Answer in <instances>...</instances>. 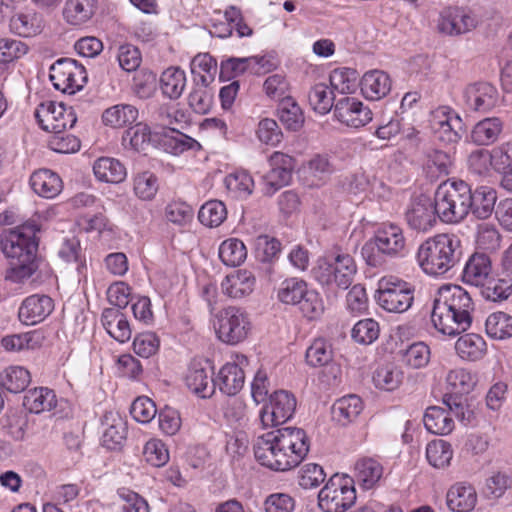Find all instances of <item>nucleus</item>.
<instances>
[{"mask_svg":"<svg viewBox=\"0 0 512 512\" xmlns=\"http://www.w3.org/2000/svg\"><path fill=\"white\" fill-rule=\"evenodd\" d=\"M309 450L307 433L297 427H284L264 433L254 444L257 462L276 472L296 468L306 458Z\"/></svg>","mask_w":512,"mask_h":512,"instance_id":"1","label":"nucleus"},{"mask_svg":"<svg viewBox=\"0 0 512 512\" xmlns=\"http://www.w3.org/2000/svg\"><path fill=\"white\" fill-rule=\"evenodd\" d=\"M474 302L464 288L455 284L442 285L434 299L431 321L437 331L456 336L470 328Z\"/></svg>","mask_w":512,"mask_h":512,"instance_id":"2","label":"nucleus"},{"mask_svg":"<svg viewBox=\"0 0 512 512\" xmlns=\"http://www.w3.org/2000/svg\"><path fill=\"white\" fill-rule=\"evenodd\" d=\"M461 241L455 234L439 233L420 244L416 260L429 276H442L459 261Z\"/></svg>","mask_w":512,"mask_h":512,"instance_id":"3","label":"nucleus"},{"mask_svg":"<svg viewBox=\"0 0 512 512\" xmlns=\"http://www.w3.org/2000/svg\"><path fill=\"white\" fill-rule=\"evenodd\" d=\"M277 299L282 304L297 306L302 315L311 321L319 319L325 311L320 293L299 277L284 279L277 288Z\"/></svg>","mask_w":512,"mask_h":512,"instance_id":"4","label":"nucleus"},{"mask_svg":"<svg viewBox=\"0 0 512 512\" xmlns=\"http://www.w3.org/2000/svg\"><path fill=\"white\" fill-rule=\"evenodd\" d=\"M211 323L216 338L227 345H237L248 339L253 324L249 313L242 307L229 305L213 314Z\"/></svg>","mask_w":512,"mask_h":512,"instance_id":"5","label":"nucleus"},{"mask_svg":"<svg viewBox=\"0 0 512 512\" xmlns=\"http://www.w3.org/2000/svg\"><path fill=\"white\" fill-rule=\"evenodd\" d=\"M468 184L462 180H446L436 189L434 208L444 223H458L467 216Z\"/></svg>","mask_w":512,"mask_h":512,"instance_id":"6","label":"nucleus"},{"mask_svg":"<svg viewBox=\"0 0 512 512\" xmlns=\"http://www.w3.org/2000/svg\"><path fill=\"white\" fill-rule=\"evenodd\" d=\"M374 298L386 312L401 314L412 307L415 286L397 275H385L377 282Z\"/></svg>","mask_w":512,"mask_h":512,"instance_id":"7","label":"nucleus"},{"mask_svg":"<svg viewBox=\"0 0 512 512\" xmlns=\"http://www.w3.org/2000/svg\"><path fill=\"white\" fill-rule=\"evenodd\" d=\"M355 481L346 474L332 475L318 493L323 512H346L356 501Z\"/></svg>","mask_w":512,"mask_h":512,"instance_id":"8","label":"nucleus"},{"mask_svg":"<svg viewBox=\"0 0 512 512\" xmlns=\"http://www.w3.org/2000/svg\"><path fill=\"white\" fill-rule=\"evenodd\" d=\"M357 271L355 261L349 254H338L335 257H326L319 260L313 273L315 279L321 284L347 289Z\"/></svg>","mask_w":512,"mask_h":512,"instance_id":"9","label":"nucleus"},{"mask_svg":"<svg viewBox=\"0 0 512 512\" xmlns=\"http://www.w3.org/2000/svg\"><path fill=\"white\" fill-rule=\"evenodd\" d=\"M39 228L34 223L18 226L5 236L1 250L9 260H30L37 258Z\"/></svg>","mask_w":512,"mask_h":512,"instance_id":"10","label":"nucleus"},{"mask_svg":"<svg viewBox=\"0 0 512 512\" xmlns=\"http://www.w3.org/2000/svg\"><path fill=\"white\" fill-rule=\"evenodd\" d=\"M35 118L39 126L50 133L64 132L77 120L72 107L53 100L42 102L35 110Z\"/></svg>","mask_w":512,"mask_h":512,"instance_id":"11","label":"nucleus"},{"mask_svg":"<svg viewBox=\"0 0 512 512\" xmlns=\"http://www.w3.org/2000/svg\"><path fill=\"white\" fill-rule=\"evenodd\" d=\"M249 359L245 354L234 352L213 378L214 389L228 396L237 395L245 383V371Z\"/></svg>","mask_w":512,"mask_h":512,"instance_id":"12","label":"nucleus"},{"mask_svg":"<svg viewBox=\"0 0 512 512\" xmlns=\"http://www.w3.org/2000/svg\"><path fill=\"white\" fill-rule=\"evenodd\" d=\"M372 242L378 254L388 259L403 258L409 253L403 228L394 223H383L374 233Z\"/></svg>","mask_w":512,"mask_h":512,"instance_id":"13","label":"nucleus"},{"mask_svg":"<svg viewBox=\"0 0 512 512\" xmlns=\"http://www.w3.org/2000/svg\"><path fill=\"white\" fill-rule=\"evenodd\" d=\"M296 409V398L293 394L280 390L274 392L268 405L260 411V421L264 428H272L290 420Z\"/></svg>","mask_w":512,"mask_h":512,"instance_id":"14","label":"nucleus"},{"mask_svg":"<svg viewBox=\"0 0 512 512\" xmlns=\"http://www.w3.org/2000/svg\"><path fill=\"white\" fill-rule=\"evenodd\" d=\"M429 124L434 136L444 144H455L461 139L456 129L461 124V118L448 106L432 110Z\"/></svg>","mask_w":512,"mask_h":512,"instance_id":"15","label":"nucleus"},{"mask_svg":"<svg viewBox=\"0 0 512 512\" xmlns=\"http://www.w3.org/2000/svg\"><path fill=\"white\" fill-rule=\"evenodd\" d=\"M336 119L351 128H360L372 120V111L358 98H339L335 103Z\"/></svg>","mask_w":512,"mask_h":512,"instance_id":"16","label":"nucleus"},{"mask_svg":"<svg viewBox=\"0 0 512 512\" xmlns=\"http://www.w3.org/2000/svg\"><path fill=\"white\" fill-rule=\"evenodd\" d=\"M438 213L430 198L420 196L415 198L406 212V220L411 229L427 232L437 223Z\"/></svg>","mask_w":512,"mask_h":512,"instance_id":"17","label":"nucleus"},{"mask_svg":"<svg viewBox=\"0 0 512 512\" xmlns=\"http://www.w3.org/2000/svg\"><path fill=\"white\" fill-rule=\"evenodd\" d=\"M54 310V301L51 297L33 294L26 297L18 311L19 320L25 325H36L48 317Z\"/></svg>","mask_w":512,"mask_h":512,"instance_id":"18","label":"nucleus"},{"mask_svg":"<svg viewBox=\"0 0 512 512\" xmlns=\"http://www.w3.org/2000/svg\"><path fill=\"white\" fill-rule=\"evenodd\" d=\"M256 277L247 269H239L228 274L221 282V290L231 299L239 300L251 295L256 286Z\"/></svg>","mask_w":512,"mask_h":512,"instance_id":"19","label":"nucleus"},{"mask_svg":"<svg viewBox=\"0 0 512 512\" xmlns=\"http://www.w3.org/2000/svg\"><path fill=\"white\" fill-rule=\"evenodd\" d=\"M270 170L265 181L274 190L288 185L295 167V159L283 152L276 151L269 157Z\"/></svg>","mask_w":512,"mask_h":512,"instance_id":"20","label":"nucleus"},{"mask_svg":"<svg viewBox=\"0 0 512 512\" xmlns=\"http://www.w3.org/2000/svg\"><path fill=\"white\" fill-rule=\"evenodd\" d=\"M185 384L198 397L209 398L214 394L213 378L200 361L193 360L189 364L185 375Z\"/></svg>","mask_w":512,"mask_h":512,"instance_id":"21","label":"nucleus"},{"mask_svg":"<svg viewBox=\"0 0 512 512\" xmlns=\"http://www.w3.org/2000/svg\"><path fill=\"white\" fill-rule=\"evenodd\" d=\"M469 200L467 203V214L471 211L479 219H487L496 209L497 192L489 186H480L473 192L468 185Z\"/></svg>","mask_w":512,"mask_h":512,"instance_id":"22","label":"nucleus"},{"mask_svg":"<svg viewBox=\"0 0 512 512\" xmlns=\"http://www.w3.org/2000/svg\"><path fill=\"white\" fill-rule=\"evenodd\" d=\"M384 474L383 465L375 458L362 457L354 465V481L362 489L369 490L376 487Z\"/></svg>","mask_w":512,"mask_h":512,"instance_id":"23","label":"nucleus"},{"mask_svg":"<svg viewBox=\"0 0 512 512\" xmlns=\"http://www.w3.org/2000/svg\"><path fill=\"white\" fill-rule=\"evenodd\" d=\"M492 276V261L484 253H474L465 264L463 280L471 285L481 287Z\"/></svg>","mask_w":512,"mask_h":512,"instance_id":"24","label":"nucleus"},{"mask_svg":"<svg viewBox=\"0 0 512 512\" xmlns=\"http://www.w3.org/2000/svg\"><path fill=\"white\" fill-rule=\"evenodd\" d=\"M29 183L38 196L47 199L55 198L63 189L62 179L50 169H39L33 172Z\"/></svg>","mask_w":512,"mask_h":512,"instance_id":"25","label":"nucleus"},{"mask_svg":"<svg viewBox=\"0 0 512 512\" xmlns=\"http://www.w3.org/2000/svg\"><path fill=\"white\" fill-rule=\"evenodd\" d=\"M457 356L463 361L476 362L485 357L488 348L485 339L477 333H466L455 342Z\"/></svg>","mask_w":512,"mask_h":512,"instance_id":"26","label":"nucleus"},{"mask_svg":"<svg viewBox=\"0 0 512 512\" xmlns=\"http://www.w3.org/2000/svg\"><path fill=\"white\" fill-rule=\"evenodd\" d=\"M101 322L107 333L120 343L130 340L132 331L126 316L118 309H105L101 316Z\"/></svg>","mask_w":512,"mask_h":512,"instance_id":"27","label":"nucleus"},{"mask_svg":"<svg viewBox=\"0 0 512 512\" xmlns=\"http://www.w3.org/2000/svg\"><path fill=\"white\" fill-rule=\"evenodd\" d=\"M447 505L454 512H469L477 502V493L473 486L466 483H456L447 492Z\"/></svg>","mask_w":512,"mask_h":512,"instance_id":"28","label":"nucleus"},{"mask_svg":"<svg viewBox=\"0 0 512 512\" xmlns=\"http://www.w3.org/2000/svg\"><path fill=\"white\" fill-rule=\"evenodd\" d=\"M163 219L168 225L183 231L193 222L194 209L186 201L174 199L164 207Z\"/></svg>","mask_w":512,"mask_h":512,"instance_id":"29","label":"nucleus"},{"mask_svg":"<svg viewBox=\"0 0 512 512\" xmlns=\"http://www.w3.org/2000/svg\"><path fill=\"white\" fill-rule=\"evenodd\" d=\"M98 0H67L63 8L64 20L72 26H81L94 16Z\"/></svg>","mask_w":512,"mask_h":512,"instance_id":"30","label":"nucleus"},{"mask_svg":"<svg viewBox=\"0 0 512 512\" xmlns=\"http://www.w3.org/2000/svg\"><path fill=\"white\" fill-rule=\"evenodd\" d=\"M95 177L102 182L118 184L127 177L126 167L118 160L112 157H100L93 165Z\"/></svg>","mask_w":512,"mask_h":512,"instance_id":"31","label":"nucleus"},{"mask_svg":"<svg viewBox=\"0 0 512 512\" xmlns=\"http://www.w3.org/2000/svg\"><path fill=\"white\" fill-rule=\"evenodd\" d=\"M476 24V19L469 13L463 9H454L442 16L439 29L449 35H459L472 30Z\"/></svg>","mask_w":512,"mask_h":512,"instance_id":"32","label":"nucleus"},{"mask_svg":"<svg viewBox=\"0 0 512 512\" xmlns=\"http://www.w3.org/2000/svg\"><path fill=\"white\" fill-rule=\"evenodd\" d=\"M423 422L427 431L435 435H448L455 427L450 412L438 406H431L426 409Z\"/></svg>","mask_w":512,"mask_h":512,"instance_id":"33","label":"nucleus"},{"mask_svg":"<svg viewBox=\"0 0 512 512\" xmlns=\"http://www.w3.org/2000/svg\"><path fill=\"white\" fill-rule=\"evenodd\" d=\"M44 335L39 330H32L20 334L6 335L1 339V346L8 352H20L40 348L44 342Z\"/></svg>","mask_w":512,"mask_h":512,"instance_id":"34","label":"nucleus"},{"mask_svg":"<svg viewBox=\"0 0 512 512\" xmlns=\"http://www.w3.org/2000/svg\"><path fill=\"white\" fill-rule=\"evenodd\" d=\"M23 405L29 412L39 414L54 409L57 405V397L52 389L37 387L25 394Z\"/></svg>","mask_w":512,"mask_h":512,"instance_id":"35","label":"nucleus"},{"mask_svg":"<svg viewBox=\"0 0 512 512\" xmlns=\"http://www.w3.org/2000/svg\"><path fill=\"white\" fill-rule=\"evenodd\" d=\"M452 164L451 156L447 152L433 149L425 154L423 171L430 180H437L450 173Z\"/></svg>","mask_w":512,"mask_h":512,"instance_id":"36","label":"nucleus"},{"mask_svg":"<svg viewBox=\"0 0 512 512\" xmlns=\"http://www.w3.org/2000/svg\"><path fill=\"white\" fill-rule=\"evenodd\" d=\"M190 66L197 86L208 87L215 81L217 61L209 53H199L194 56Z\"/></svg>","mask_w":512,"mask_h":512,"instance_id":"37","label":"nucleus"},{"mask_svg":"<svg viewBox=\"0 0 512 512\" xmlns=\"http://www.w3.org/2000/svg\"><path fill=\"white\" fill-rule=\"evenodd\" d=\"M363 402L357 395H347L338 399L332 406V416L341 425L353 422L362 412Z\"/></svg>","mask_w":512,"mask_h":512,"instance_id":"38","label":"nucleus"},{"mask_svg":"<svg viewBox=\"0 0 512 512\" xmlns=\"http://www.w3.org/2000/svg\"><path fill=\"white\" fill-rule=\"evenodd\" d=\"M162 145L168 153L179 155L188 150H200V143L176 128L166 130L161 138Z\"/></svg>","mask_w":512,"mask_h":512,"instance_id":"39","label":"nucleus"},{"mask_svg":"<svg viewBox=\"0 0 512 512\" xmlns=\"http://www.w3.org/2000/svg\"><path fill=\"white\" fill-rule=\"evenodd\" d=\"M358 77L355 69L347 67L334 69L329 76L330 93L354 94L360 83Z\"/></svg>","mask_w":512,"mask_h":512,"instance_id":"40","label":"nucleus"},{"mask_svg":"<svg viewBox=\"0 0 512 512\" xmlns=\"http://www.w3.org/2000/svg\"><path fill=\"white\" fill-rule=\"evenodd\" d=\"M359 86L362 94L371 92L378 96H387L392 87V80L383 70L373 69L364 73Z\"/></svg>","mask_w":512,"mask_h":512,"instance_id":"41","label":"nucleus"},{"mask_svg":"<svg viewBox=\"0 0 512 512\" xmlns=\"http://www.w3.org/2000/svg\"><path fill=\"white\" fill-rule=\"evenodd\" d=\"M404 373L394 364H386L376 368L372 381L376 388L384 391H394L403 383Z\"/></svg>","mask_w":512,"mask_h":512,"instance_id":"42","label":"nucleus"},{"mask_svg":"<svg viewBox=\"0 0 512 512\" xmlns=\"http://www.w3.org/2000/svg\"><path fill=\"white\" fill-rule=\"evenodd\" d=\"M478 382L477 375L462 367L451 369L446 376V384L453 394L470 393Z\"/></svg>","mask_w":512,"mask_h":512,"instance_id":"43","label":"nucleus"},{"mask_svg":"<svg viewBox=\"0 0 512 512\" xmlns=\"http://www.w3.org/2000/svg\"><path fill=\"white\" fill-rule=\"evenodd\" d=\"M485 331L494 340H507L512 337V316L503 311L493 312L486 318Z\"/></svg>","mask_w":512,"mask_h":512,"instance_id":"44","label":"nucleus"},{"mask_svg":"<svg viewBox=\"0 0 512 512\" xmlns=\"http://www.w3.org/2000/svg\"><path fill=\"white\" fill-rule=\"evenodd\" d=\"M30 382V372L22 366H9L0 373V385L11 393L24 391Z\"/></svg>","mask_w":512,"mask_h":512,"instance_id":"45","label":"nucleus"},{"mask_svg":"<svg viewBox=\"0 0 512 512\" xmlns=\"http://www.w3.org/2000/svg\"><path fill=\"white\" fill-rule=\"evenodd\" d=\"M138 110L129 104H118L106 109L102 114V121L106 126L121 128L135 122Z\"/></svg>","mask_w":512,"mask_h":512,"instance_id":"46","label":"nucleus"},{"mask_svg":"<svg viewBox=\"0 0 512 512\" xmlns=\"http://www.w3.org/2000/svg\"><path fill=\"white\" fill-rule=\"evenodd\" d=\"M218 254L224 265L237 267L246 260L247 248L242 240L232 237L220 244Z\"/></svg>","mask_w":512,"mask_h":512,"instance_id":"47","label":"nucleus"},{"mask_svg":"<svg viewBox=\"0 0 512 512\" xmlns=\"http://www.w3.org/2000/svg\"><path fill=\"white\" fill-rule=\"evenodd\" d=\"M277 110L281 123L288 130L298 131L303 126L304 114L294 98H281Z\"/></svg>","mask_w":512,"mask_h":512,"instance_id":"48","label":"nucleus"},{"mask_svg":"<svg viewBox=\"0 0 512 512\" xmlns=\"http://www.w3.org/2000/svg\"><path fill=\"white\" fill-rule=\"evenodd\" d=\"M502 131V122L497 117L479 121L471 132L472 141L478 145L494 143Z\"/></svg>","mask_w":512,"mask_h":512,"instance_id":"49","label":"nucleus"},{"mask_svg":"<svg viewBox=\"0 0 512 512\" xmlns=\"http://www.w3.org/2000/svg\"><path fill=\"white\" fill-rule=\"evenodd\" d=\"M453 449L449 442L437 439L429 442L426 446V458L431 466L443 469L450 465L453 458Z\"/></svg>","mask_w":512,"mask_h":512,"instance_id":"50","label":"nucleus"},{"mask_svg":"<svg viewBox=\"0 0 512 512\" xmlns=\"http://www.w3.org/2000/svg\"><path fill=\"white\" fill-rule=\"evenodd\" d=\"M226 218L227 208L220 200L207 201L198 211L199 222L209 228L219 227Z\"/></svg>","mask_w":512,"mask_h":512,"instance_id":"51","label":"nucleus"},{"mask_svg":"<svg viewBox=\"0 0 512 512\" xmlns=\"http://www.w3.org/2000/svg\"><path fill=\"white\" fill-rule=\"evenodd\" d=\"M9 26L19 36L29 37L41 31L42 19L36 13H17L11 17Z\"/></svg>","mask_w":512,"mask_h":512,"instance_id":"52","label":"nucleus"},{"mask_svg":"<svg viewBox=\"0 0 512 512\" xmlns=\"http://www.w3.org/2000/svg\"><path fill=\"white\" fill-rule=\"evenodd\" d=\"M225 186L234 198L248 197L254 188L253 178L246 171H236L225 177Z\"/></svg>","mask_w":512,"mask_h":512,"instance_id":"53","label":"nucleus"},{"mask_svg":"<svg viewBox=\"0 0 512 512\" xmlns=\"http://www.w3.org/2000/svg\"><path fill=\"white\" fill-rule=\"evenodd\" d=\"M185 85L186 75L179 67L167 68L160 77V86L164 96H181Z\"/></svg>","mask_w":512,"mask_h":512,"instance_id":"54","label":"nucleus"},{"mask_svg":"<svg viewBox=\"0 0 512 512\" xmlns=\"http://www.w3.org/2000/svg\"><path fill=\"white\" fill-rule=\"evenodd\" d=\"M305 358L311 367L325 366L333 359L332 347L324 338H317L307 348Z\"/></svg>","mask_w":512,"mask_h":512,"instance_id":"55","label":"nucleus"},{"mask_svg":"<svg viewBox=\"0 0 512 512\" xmlns=\"http://www.w3.org/2000/svg\"><path fill=\"white\" fill-rule=\"evenodd\" d=\"M430 347L424 342L411 344L402 354V362L411 369H421L430 362Z\"/></svg>","mask_w":512,"mask_h":512,"instance_id":"56","label":"nucleus"},{"mask_svg":"<svg viewBox=\"0 0 512 512\" xmlns=\"http://www.w3.org/2000/svg\"><path fill=\"white\" fill-rule=\"evenodd\" d=\"M73 73L82 77L77 61L71 58H60L50 67V79L57 90H60V87L69 80V76Z\"/></svg>","mask_w":512,"mask_h":512,"instance_id":"57","label":"nucleus"},{"mask_svg":"<svg viewBox=\"0 0 512 512\" xmlns=\"http://www.w3.org/2000/svg\"><path fill=\"white\" fill-rule=\"evenodd\" d=\"M10 267L6 270L5 279L12 283L21 284L32 277L39 267L38 259L12 260Z\"/></svg>","mask_w":512,"mask_h":512,"instance_id":"58","label":"nucleus"},{"mask_svg":"<svg viewBox=\"0 0 512 512\" xmlns=\"http://www.w3.org/2000/svg\"><path fill=\"white\" fill-rule=\"evenodd\" d=\"M502 235L495 225L482 223L477 227V248L486 252H495L501 246Z\"/></svg>","mask_w":512,"mask_h":512,"instance_id":"59","label":"nucleus"},{"mask_svg":"<svg viewBox=\"0 0 512 512\" xmlns=\"http://www.w3.org/2000/svg\"><path fill=\"white\" fill-rule=\"evenodd\" d=\"M509 278H493L491 276L485 285L481 286L483 295L494 302L507 300L512 295V277Z\"/></svg>","mask_w":512,"mask_h":512,"instance_id":"60","label":"nucleus"},{"mask_svg":"<svg viewBox=\"0 0 512 512\" xmlns=\"http://www.w3.org/2000/svg\"><path fill=\"white\" fill-rule=\"evenodd\" d=\"M158 188V179L152 172L144 171L134 178V193L141 200H152L156 196Z\"/></svg>","mask_w":512,"mask_h":512,"instance_id":"61","label":"nucleus"},{"mask_svg":"<svg viewBox=\"0 0 512 512\" xmlns=\"http://www.w3.org/2000/svg\"><path fill=\"white\" fill-rule=\"evenodd\" d=\"M468 166L472 173L487 176L492 170H495L494 153L492 150L478 149L473 151L468 157Z\"/></svg>","mask_w":512,"mask_h":512,"instance_id":"62","label":"nucleus"},{"mask_svg":"<svg viewBox=\"0 0 512 512\" xmlns=\"http://www.w3.org/2000/svg\"><path fill=\"white\" fill-rule=\"evenodd\" d=\"M143 458L154 467H162L169 461V451L160 439L152 438L143 447Z\"/></svg>","mask_w":512,"mask_h":512,"instance_id":"63","label":"nucleus"},{"mask_svg":"<svg viewBox=\"0 0 512 512\" xmlns=\"http://www.w3.org/2000/svg\"><path fill=\"white\" fill-rule=\"evenodd\" d=\"M326 473L316 463H306L298 471V484L303 489H313L325 481Z\"/></svg>","mask_w":512,"mask_h":512,"instance_id":"64","label":"nucleus"}]
</instances>
